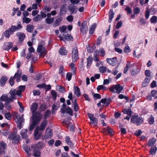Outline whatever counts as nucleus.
I'll return each instance as SVG.
<instances>
[{"label": "nucleus", "mask_w": 157, "mask_h": 157, "mask_svg": "<svg viewBox=\"0 0 157 157\" xmlns=\"http://www.w3.org/2000/svg\"><path fill=\"white\" fill-rule=\"evenodd\" d=\"M106 69L105 67L102 66L99 67V71L101 72L104 73L106 71Z\"/></svg>", "instance_id": "nucleus-54"}, {"label": "nucleus", "mask_w": 157, "mask_h": 157, "mask_svg": "<svg viewBox=\"0 0 157 157\" xmlns=\"http://www.w3.org/2000/svg\"><path fill=\"white\" fill-rule=\"evenodd\" d=\"M42 114L39 111H37V112H35V113H32V121L38 125L39 124L40 120L42 118Z\"/></svg>", "instance_id": "nucleus-2"}, {"label": "nucleus", "mask_w": 157, "mask_h": 157, "mask_svg": "<svg viewBox=\"0 0 157 157\" xmlns=\"http://www.w3.org/2000/svg\"><path fill=\"white\" fill-rule=\"evenodd\" d=\"M13 100L12 98H9L8 100L5 102L4 104L5 108L8 110L10 109L11 108V103L13 102Z\"/></svg>", "instance_id": "nucleus-7"}, {"label": "nucleus", "mask_w": 157, "mask_h": 157, "mask_svg": "<svg viewBox=\"0 0 157 157\" xmlns=\"http://www.w3.org/2000/svg\"><path fill=\"white\" fill-rule=\"evenodd\" d=\"M27 129H23L21 130V135L23 139H26L27 137Z\"/></svg>", "instance_id": "nucleus-23"}, {"label": "nucleus", "mask_w": 157, "mask_h": 157, "mask_svg": "<svg viewBox=\"0 0 157 157\" xmlns=\"http://www.w3.org/2000/svg\"><path fill=\"white\" fill-rule=\"evenodd\" d=\"M113 99V97L109 98H107L106 106H109L110 103L112 102V100Z\"/></svg>", "instance_id": "nucleus-53"}, {"label": "nucleus", "mask_w": 157, "mask_h": 157, "mask_svg": "<svg viewBox=\"0 0 157 157\" xmlns=\"http://www.w3.org/2000/svg\"><path fill=\"white\" fill-rule=\"evenodd\" d=\"M68 9L71 12V14L76 13L77 11V8L74 5V4H70L69 5Z\"/></svg>", "instance_id": "nucleus-6"}, {"label": "nucleus", "mask_w": 157, "mask_h": 157, "mask_svg": "<svg viewBox=\"0 0 157 157\" xmlns=\"http://www.w3.org/2000/svg\"><path fill=\"white\" fill-rule=\"evenodd\" d=\"M22 20L23 23H25L26 24H28L30 23L31 21V19L27 17H23Z\"/></svg>", "instance_id": "nucleus-41"}, {"label": "nucleus", "mask_w": 157, "mask_h": 157, "mask_svg": "<svg viewBox=\"0 0 157 157\" xmlns=\"http://www.w3.org/2000/svg\"><path fill=\"white\" fill-rule=\"evenodd\" d=\"M9 98H10V97H9L7 94H3L0 97V101H6L8 100Z\"/></svg>", "instance_id": "nucleus-25"}, {"label": "nucleus", "mask_w": 157, "mask_h": 157, "mask_svg": "<svg viewBox=\"0 0 157 157\" xmlns=\"http://www.w3.org/2000/svg\"><path fill=\"white\" fill-rule=\"evenodd\" d=\"M52 131L50 129L48 130L47 131L45 134V137L47 138H51L52 136Z\"/></svg>", "instance_id": "nucleus-27"}, {"label": "nucleus", "mask_w": 157, "mask_h": 157, "mask_svg": "<svg viewBox=\"0 0 157 157\" xmlns=\"http://www.w3.org/2000/svg\"><path fill=\"white\" fill-rule=\"evenodd\" d=\"M59 53L62 56H65L67 54V51L65 47L62 46L59 50Z\"/></svg>", "instance_id": "nucleus-15"}, {"label": "nucleus", "mask_w": 157, "mask_h": 157, "mask_svg": "<svg viewBox=\"0 0 157 157\" xmlns=\"http://www.w3.org/2000/svg\"><path fill=\"white\" fill-rule=\"evenodd\" d=\"M14 79L13 76H11L9 80V83L10 85L12 86L14 84Z\"/></svg>", "instance_id": "nucleus-55"}, {"label": "nucleus", "mask_w": 157, "mask_h": 157, "mask_svg": "<svg viewBox=\"0 0 157 157\" xmlns=\"http://www.w3.org/2000/svg\"><path fill=\"white\" fill-rule=\"evenodd\" d=\"M21 70H18L17 72H16L13 78L16 79V81L17 82H20L21 81Z\"/></svg>", "instance_id": "nucleus-9"}, {"label": "nucleus", "mask_w": 157, "mask_h": 157, "mask_svg": "<svg viewBox=\"0 0 157 157\" xmlns=\"http://www.w3.org/2000/svg\"><path fill=\"white\" fill-rule=\"evenodd\" d=\"M151 78L146 77L142 83V86L143 87L147 86L149 84Z\"/></svg>", "instance_id": "nucleus-26"}, {"label": "nucleus", "mask_w": 157, "mask_h": 157, "mask_svg": "<svg viewBox=\"0 0 157 157\" xmlns=\"http://www.w3.org/2000/svg\"><path fill=\"white\" fill-rule=\"evenodd\" d=\"M65 112L69 114L71 116H73V111L72 109L68 106H67Z\"/></svg>", "instance_id": "nucleus-30"}, {"label": "nucleus", "mask_w": 157, "mask_h": 157, "mask_svg": "<svg viewBox=\"0 0 157 157\" xmlns=\"http://www.w3.org/2000/svg\"><path fill=\"white\" fill-rule=\"evenodd\" d=\"M92 95H93L95 100L97 99H100L101 98V95L98 93H95L93 91L92 92Z\"/></svg>", "instance_id": "nucleus-37"}, {"label": "nucleus", "mask_w": 157, "mask_h": 157, "mask_svg": "<svg viewBox=\"0 0 157 157\" xmlns=\"http://www.w3.org/2000/svg\"><path fill=\"white\" fill-rule=\"evenodd\" d=\"M47 124V120H44L41 123L40 125V131H43L44 129L45 128Z\"/></svg>", "instance_id": "nucleus-19"}, {"label": "nucleus", "mask_w": 157, "mask_h": 157, "mask_svg": "<svg viewBox=\"0 0 157 157\" xmlns=\"http://www.w3.org/2000/svg\"><path fill=\"white\" fill-rule=\"evenodd\" d=\"M64 38L65 40L68 41H72L73 40L72 36L69 34L64 35Z\"/></svg>", "instance_id": "nucleus-34"}, {"label": "nucleus", "mask_w": 157, "mask_h": 157, "mask_svg": "<svg viewBox=\"0 0 157 157\" xmlns=\"http://www.w3.org/2000/svg\"><path fill=\"white\" fill-rule=\"evenodd\" d=\"M87 115L90 121L91 124L94 126H97L98 121L97 118L94 117L93 114L90 113H87Z\"/></svg>", "instance_id": "nucleus-4"}, {"label": "nucleus", "mask_w": 157, "mask_h": 157, "mask_svg": "<svg viewBox=\"0 0 157 157\" xmlns=\"http://www.w3.org/2000/svg\"><path fill=\"white\" fill-rule=\"evenodd\" d=\"M119 67V65H118L115 67L113 71V72L112 73V74H113L114 75H117V73L118 72V69Z\"/></svg>", "instance_id": "nucleus-50"}, {"label": "nucleus", "mask_w": 157, "mask_h": 157, "mask_svg": "<svg viewBox=\"0 0 157 157\" xmlns=\"http://www.w3.org/2000/svg\"><path fill=\"white\" fill-rule=\"evenodd\" d=\"M12 43L10 42H7L4 43L2 48L4 50L8 51L12 48Z\"/></svg>", "instance_id": "nucleus-11"}, {"label": "nucleus", "mask_w": 157, "mask_h": 157, "mask_svg": "<svg viewBox=\"0 0 157 157\" xmlns=\"http://www.w3.org/2000/svg\"><path fill=\"white\" fill-rule=\"evenodd\" d=\"M109 17L113 19L114 17V13L113 12V9H111L110 10L109 13Z\"/></svg>", "instance_id": "nucleus-46"}, {"label": "nucleus", "mask_w": 157, "mask_h": 157, "mask_svg": "<svg viewBox=\"0 0 157 157\" xmlns=\"http://www.w3.org/2000/svg\"><path fill=\"white\" fill-rule=\"evenodd\" d=\"M122 112L124 114H127L128 116H131L132 111L130 108L125 109L123 110Z\"/></svg>", "instance_id": "nucleus-29"}, {"label": "nucleus", "mask_w": 157, "mask_h": 157, "mask_svg": "<svg viewBox=\"0 0 157 157\" xmlns=\"http://www.w3.org/2000/svg\"><path fill=\"white\" fill-rule=\"evenodd\" d=\"M34 27L33 25H28L26 26V30L28 32L32 33L33 32Z\"/></svg>", "instance_id": "nucleus-24"}, {"label": "nucleus", "mask_w": 157, "mask_h": 157, "mask_svg": "<svg viewBox=\"0 0 157 157\" xmlns=\"http://www.w3.org/2000/svg\"><path fill=\"white\" fill-rule=\"evenodd\" d=\"M67 5L64 3L61 6V9L59 12V15L60 16L62 15L63 14L66 13V6Z\"/></svg>", "instance_id": "nucleus-14"}, {"label": "nucleus", "mask_w": 157, "mask_h": 157, "mask_svg": "<svg viewBox=\"0 0 157 157\" xmlns=\"http://www.w3.org/2000/svg\"><path fill=\"white\" fill-rule=\"evenodd\" d=\"M37 125H38L37 124L32 121V123L29 127V130L30 131H33V129Z\"/></svg>", "instance_id": "nucleus-45"}, {"label": "nucleus", "mask_w": 157, "mask_h": 157, "mask_svg": "<svg viewBox=\"0 0 157 157\" xmlns=\"http://www.w3.org/2000/svg\"><path fill=\"white\" fill-rule=\"evenodd\" d=\"M63 71V67L62 66H60L59 69V74H60L62 76H64L65 75V73Z\"/></svg>", "instance_id": "nucleus-43"}, {"label": "nucleus", "mask_w": 157, "mask_h": 157, "mask_svg": "<svg viewBox=\"0 0 157 157\" xmlns=\"http://www.w3.org/2000/svg\"><path fill=\"white\" fill-rule=\"evenodd\" d=\"M123 88L124 87L119 84L115 85V89L116 90V93L118 94H120Z\"/></svg>", "instance_id": "nucleus-13"}, {"label": "nucleus", "mask_w": 157, "mask_h": 157, "mask_svg": "<svg viewBox=\"0 0 157 157\" xmlns=\"http://www.w3.org/2000/svg\"><path fill=\"white\" fill-rule=\"evenodd\" d=\"M124 10L126 11L128 14H130L132 13V9L128 6H126Z\"/></svg>", "instance_id": "nucleus-62"}, {"label": "nucleus", "mask_w": 157, "mask_h": 157, "mask_svg": "<svg viewBox=\"0 0 157 157\" xmlns=\"http://www.w3.org/2000/svg\"><path fill=\"white\" fill-rule=\"evenodd\" d=\"M122 25V21H120L118 22L116 25V28L117 29H119Z\"/></svg>", "instance_id": "nucleus-63"}, {"label": "nucleus", "mask_w": 157, "mask_h": 157, "mask_svg": "<svg viewBox=\"0 0 157 157\" xmlns=\"http://www.w3.org/2000/svg\"><path fill=\"white\" fill-rule=\"evenodd\" d=\"M47 106V105L45 104H41L39 107L40 110L41 112L44 111L46 108Z\"/></svg>", "instance_id": "nucleus-44"}, {"label": "nucleus", "mask_w": 157, "mask_h": 157, "mask_svg": "<svg viewBox=\"0 0 157 157\" xmlns=\"http://www.w3.org/2000/svg\"><path fill=\"white\" fill-rule=\"evenodd\" d=\"M107 134H109L110 136L113 135V129L109 126L107 127Z\"/></svg>", "instance_id": "nucleus-39"}, {"label": "nucleus", "mask_w": 157, "mask_h": 157, "mask_svg": "<svg viewBox=\"0 0 157 157\" xmlns=\"http://www.w3.org/2000/svg\"><path fill=\"white\" fill-rule=\"evenodd\" d=\"M71 57L73 62H76L78 59V51L77 47H75L73 48Z\"/></svg>", "instance_id": "nucleus-3"}, {"label": "nucleus", "mask_w": 157, "mask_h": 157, "mask_svg": "<svg viewBox=\"0 0 157 157\" xmlns=\"http://www.w3.org/2000/svg\"><path fill=\"white\" fill-rule=\"evenodd\" d=\"M17 24V26L15 25L11 26L10 28L6 30L3 33L2 35L4 34L6 38H10V36L13 34L14 32L22 29V26L21 24L20 21H19Z\"/></svg>", "instance_id": "nucleus-1"}, {"label": "nucleus", "mask_w": 157, "mask_h": 157, "mask_svg": "<svg viewBox=\"0 0 157 157\" xmlns=\"http://www.w3.org/2000/svg\"><path fill=\"white\" fill-rule=\"evenodd\" d=\"M62 20L63 17L61 16H60V17H59L56 19L53 25V27H56L59 26L60 25L61 22Z\"/></svg>", "instance_id": "nucleus-18"}, {"label": "nucleus", "mask_w": 157, "mask_h": 157, "mask_svg": "<svg viewBox=\"0 0 157 157\" xmlns=\"http://www.w3.org/2000/svg\"><path fill=\"white\" fill-rule=\"evenodd\" d=\"M44 145L43 141H39L35 145V147L38 149H41L43 148Z\"/></svg>", "instance_id": "nucleus-31"}, {"label": "nucleus", "mask_w": 157, "mask_h": 157, "mask_svg": "<svg viewBox=\"0 0 157 157\" xmlns=\"http://www.w3.org/2000/svg\"><path fill=\"white\" fill-rule=\"evenodd\" d=\"M134 14L131 16V18H134L135 17V15L137 14V7H136L133 9Z\"/></svg>", "instance_id": "nucleus-58"}, {"label": "nucleus", "mask_w": 157, "mask_h": 157, "mask_svg": "<svg viewBox=\"0 0 157 157\" xmlns=\"http://www.w3.org/2000/svg\"><path fill=\"white\" fill-rule=\"evenodd\" d=\"M16 90L15 89H11L10 92L11 95L10 98H12L13 100L16 99H17L16 97L15 96L16 92Z\"/></svg>", "instance_id": "nucleus-22"}, {"label": "nucleus", "mask_w": 157, "mask_h": 157, "mask_svg": "<svg viewBox=\"0 0 157 157\" xmlns=\"http://www.w3.org/2000/svg\"><path fill=\"white\" fill-rule=\"evenodd\" d=\"M88 28L87 26V22L84 21L82 23L81 27L80 29V32L83 35L86 34L87 32Z\"/></svg>", "instance_id": "nucleus-5"}, {"label": "nucleus", "mask_w": 157, "mask_h": 157, "mask_svg": "<svg viewBox=\"0 0 157 157\" xmlns=\"http://www.w3.org/2000/svg\"><path fill=\"white\" fill-rule=\"evenodd\" d=\"M67 29V26L65 25H63L59 28V30L61 33L64 32Z\"/></svg>", "instance_id": "nucleus-61"}, {"label": "nucleus", "mask_w": 157, "mask_h": 157, "mask_svg": "<svg viewBox=\"0 0 157 157\" xmlns=\"http://www.w3.org/2000/svg\"><path fill=\"white\" fill-rule=\"evenodd\" d=\"M38 107V104L36 102H33L31 107V110L32 113L37 112L36 110Z\"/></svg>", "instance_id": "nucleus-12"}, {"label": "nucleus", "mask_w": 157, "mask_h": 157, "mask_svg": "<svg viewBox=\"0 0 157 157\" xmlns=\"http://www.w3.org/2000/svg\"><path fill=\"white\" fill-rule=\"evenodd\" d=\"M72 74L71 72H68L66 74V79L68 81H70L71 78Z\"/></svg>", "instance_id": "nucleus-49"}, {"label": "nucleus", "mask_w": 157, "mask_h": 157, "mask_svg": "<svg viewBox=\"0 0 157 157\" xmlns=\"http://www.w3.org/2000/svg\"><path fill=\"white\" fill-rule=\"evenodd\" d=\"M24 150L26 152L28 156H30V154L29 153V151L30 150V147L28 145H25L24 146Z\"/></svg>", "instance_id": "nucleus-40"}, {"label": "nucleus", "mask_w": 157, "mask_h": 157, "mask_svg": "<svg viewBox=\"0 0 157 157\" xmlns=\"http://www.w3.org/2000/svg\"><path fill=\"white\" fill-rule=\"evenodd\" d=\"M16 35L17 36L19 41L20 42H22L25 38L26 37V36L24 33L21 32H18L16 33Z\"/></svg>", "instance_id": "nucleus-8"}, {"label": "nucleus", "mask_w": 157, "mask_h": 157, "mask_svg": "<svg viewBox=\"0 0 157 157\" xmlns=\"http://www.w3.org/2000/svg\"><path fill=\"white\" fill-rule=\"evenodd\" d=\"M33 20L34 21L36 22H37L39 21H40L41 19L40 15L39 14L37 15L33 18Z\"/></svg>", "instance_id": "nucleus-56"}, {"label": "nucleus", "mask_w": 157, "mask_h": 157, "mask_svg": "<svg viewBox=\"0 0 157 157\" xmlns=\"http://www.w3.org/2000/svg\"><path fill=\"white\" fill-rule=\"evenodd\" d=\"M24 121L25 120L24 118H21L16 121L17 124V127L19 129H21L22 128Z\"/></svg>", "instance_id": "nucleus-10"}, {"label": "nucleus", "mask_w": 157, "mask_h": 157, "mask_svg": "<svg viewBox=\"0 0 157 157\" xmlns=\"http://www.w3.org/2000/svg\"><path fill=\"white\" fill-rule=\"evenodd\" d=\"M54 19V17L47 18L45 19V21L47 24H50L53 22Z\"/></svg>", "instance_id": "nucleus-35"}, {"label": "nucleus", "mask_w": 157, "mask_h": 157, "mask_svg": "<svg viewBox=\"0 0 157 157\" xmlns=\"http://www.w3.org/2000/svg\"><path fill=\"white\" fill-rule=\"evenodd\" d=\"M33 93L34 96H39L40 94V91L39 90H33Z\"/></svg>", "instance_id": "nucleus-59"}, {"label": "nucleus", "mask_w": 157, "mask_h": 157, "mask_svg": "<svg viewBox=\"0 0 157 157\" xmlns=\"http://www.w3.org/2000/svg\"><path fill=\"white\" fill-rule=\"evenodd\" d=\"M130 52V49L128 46H125L124 49V52L125 53H129Z\"/></svg>", "instance_id": "nucleus-64"}, {"label": "nucleus", "mask_w": 157, "mask_h": 157, "mask_svg": "<svg viewBox=\"0 0 157 157\" xmlns=\"http://www.w3.org/2000/svg\"><path fill=\"white\" fill-rule=\"evenodd\" d=\"M21 140V137L18 135H16L12 140V143L14 144H17Z\"/></svg>", "instance_id": "nucleus-20"}, {"label": "nucleus", "mask_w": 157, "mask_h": 157, "mask_svg": "<svg viewBox=\"0 0 157 157\" xmlns=\"http://www.w3.org/2000/svg\"><path fill=\"white\" fill-rule=\"evenodd\" d=\"M151 23H155L157 22V17L156 16H153L150 19Z\"/></svg>", "instance_id": "nucleus-48"}, {"label": "nucleus", "mask_w": 157, "mask_h": 157, "mask_svg": "<svg viewBox=\"0 0 157 157\" xmlns=\"http://www.w3.org/2000/svg\"><path fill=\"white\" fill-rule=\"evenodd\" d=\"M45 50V48H43L42 44H40L38 46L36 51L37 53H39L40 55H42L44 53Z\"/></svg>", "instance_id": "nucleus-17"}, {"label": "nucleus", "mask_w": 157, "mask_h": 157, "mask_svg": "<svg viewBox=\"0 0 157 157\" xmlns=\"http://www.w3.org/2000/svg\"><path fill=\"white\" fill-rule=\"evenodd\" d=\"M137 115H135L132 117L131 121L133 123H135L137 125Z\"/></svg>", "instance_id": "nucleus-36"}, {"label": "nucleus", "mask_w": 157, "mask_h": 157, "mask_svg": "<svg viewBox=\"0 0 157 157\" xmlns=\"http://www.w3.org/2000/svg\"><path fill=\"white\" fill-rule=\"evenodd\" d=\"M33 155L35 157H39L40 155V151L37 150H33Z\"/></svg>", "instance_id": "nucleus-38"}, {"label": "nucleus", "mask_w": 157, "mask_h": 157, "mask_svg": "<svg viewBox=\"0 0 157 157\" xmlns=\"http://www.w3.org/2000/svg\"><path fill=\"white\" fill-rule=\"evenodd\" d=\"M0 147H2L4 149H5L7 147V145L6 143L2 141L0 142Z\"/></svg>", "instance_id": "nucleus-60"}, {"label": "nucleus", "mask_w": 157, "mask_h": 157, "mask_svg": "<svg viewBox=\"0 0 157 157\" xmlns=\"http://www.w3.org/2000/svg\"><path fill=\"white\" fill-rule=\"evenodd\" d=\"M74 94L78 97H79L81 95V93L79 88L77 86H74Z\"/></svg>", "instance_id": "nucleus-21"}, {"label": "nucleus", "mask_w": 157, "mask_h": 157, "mask_svg": "<svg viewBox=\"0 0 157 157\" xmlns=\"http://www.w3.org/2000/svg\"><path fill=\"white\" fill-rule=\"evenodd\" d=\"M51 114V111L50 110H47L45 112L44 117V119L46 120L47 119L49 118Z\"/></svg>", "instance_id": "nucleus-32"}, {"label": "nucleus", "mask_w": 157, "mask_h": 157, "mask_svg": "<svg viewBox=\"0 0 157 157\" xmlns=\"http://www.w3.org/2000/svg\"><path fill=\"white\" fill-rule=\"evenodd\" d=\"M96 24H94L92 25L90 28L89 31V33L90 35H92L94 32L96 28Z\"/></svg>", "instance_id": "nucleus-28"}, {"label": "nucleus", "mask_w": 157, "mask_h": 157, "mask_svg": "<svg viewBox=\"0 0 157 157\" xmlns=\"http://www.w3.org/2000/svg\"><path fill=\"white\" fill-rule=\"evenodd\" d=\"M8 78L6 76H2L0 79L1 86H4Z\"/></svg>", "instance_id": "nucleus-16"}, {"label": "nucleus", "mask_w": 157, "mask_h": 157, "mask_svg": "<svg viewBox=\"0 0 157 157\" xmlns=\"http://www.w3.org/2000/svg\"><path fill=\"white\" fill-rule=\"evenodd\" d=\"M155 141L156 139L154 138H152L149 141L148 143V145L150 146H152L155 144Z\"/></svg>", "instance_id": "nucleus-42"}, {"label": "nucleus", "mask_w": 157, "mask_h": 157, "mask_svg": "<svg viewBox=\"0 0 157 157\" xmlns=\"http://www.w3.org/2000/svg\"><path fill=\"white\" fill-rule=\"evenodd\" d=\"M157 150V148L155 146L152 147L150 150V153L151 154H155Z\"/></svg>", "instance_id": "nucleus-52"}, {"label": "nucleus", "mask_w": 157, "mask_h": 157, "mask_svg": "<svg viewBox=\"0 0 157 157\" xmlns=\"http://www.w3.org/2000/svg\"><path fill=\"white\" fill-rule=\"evenodd\" d=\"M67 106L66 104L65 103H64L63 104L60 108V112L61 113L64 114L65 113V109L67 108Z\"/></svg>", "instance_id": "nucleus-33"}, {"label": "nucleus", "mask_w": 157, "mask_h": 157, "mask_svg": "<svg viewBox=\"0 0 157 157\" xmlns=\"http://www.w3.org/2000/svg\"><path fill=\"white\" fill-rule=\"evenodd\" d=\"M99 52L100 53V56L102 57H103L105 54V51L102 48H100Z\"/></svg>", "instance_id": "nucleus-47"}, {"label": "nucleus", "mask_w": 157, "mask_h": 157, "mask_svg": "<svg viewBox=\"0 0 157 157\" xmlns=\"http://www.w3.org/2000/svg\"><path fill=\"white\" fill-rule=\"evenodd\" d=\"M148 122L150 124H153L154 121L153 117L151 115L150 116V117L148 120Z\"/></svg>", "instance_id": "nucleus-51"}, {"label": "nucleus", "mask_w": 157, "mask_h": 157, "mask_svg": "<svg viewBox=\"0 0 157 157\" xmlns=\"http://www.w3.org/2000/svg\"><path fill=\"white\" fill-rule=\"evenodd\" d=\"M11 117V115L10 112L6 113L5 115V117L8 120H10Z\"/></svg>", "instance_id": "nucleus-57"}]
</instances>
